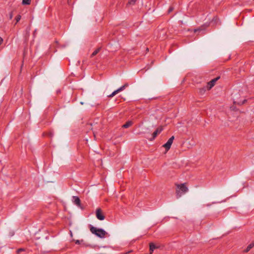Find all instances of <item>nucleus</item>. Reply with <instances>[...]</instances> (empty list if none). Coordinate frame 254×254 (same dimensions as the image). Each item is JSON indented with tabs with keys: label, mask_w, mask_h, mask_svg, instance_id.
I'll list each match as a JSON object with an SVG mask.
<instances>
[{
	"label": "nucleus",
	"mask_w": 254,
	"mask_h": 254,
	"mask_svg": "<svg viewBox=\"0 0 254 254\" xmlns=\"http://www.w3.org/2000/svg\"><path fill=\"white\" fill-rule=\"evenodd\" d=\"M176 194L177 198H179L182 195L189 191L186 183L176 184Z\"/></svg>",
	"instance_id": "obj_1"
},
{
	"label": "nucleus",
	"mask_w": 254,
	"mask_h": 254,
	"mask_svg": "<svg viewBox=\"0 0 254 254\" xmlns=\"http://www.w3.org/2000/svg\"><path fill=\"white\" fill-rule=\"evenodd\" d=\"M90 230L92 234H95L96 236L101 238H105L106 235L107 234V233L103 229L97 228L91 225H90Z\"/></svg>",
	"instance_id": "obj_2"
},
{
	"label": "nucleus",
	"mask_w": 254,
	"mask_h": 254,
	"mask_svg": "<svg viewBox=\"0 0 254 254\" xmlns=\"http://www.w3.org/2000/svg\"><path fill=\"white\" fill-rule=\"evenodd\" d=\"M174 139V136H172L168 139L167 142L163 145V146L166 149V151H168L170 149Z\"/></svg>",
	"instance_id": "obj_3"
},
{
	"label": "nucleus",
	"mask_w": 254,
	"mask_h": 254,
	"mask_svg": "<svg viewBox=\"0 0 254 254\" xmlns=\"http://www.w3.org/2000/svg\"><path fill=\"white\" fill-rule=\"evenodd\" d=\"M96 216L98 219L103 220L105 219V216L100 208H98L96 211Z\"/></svg>",
	"instance_id": "obj_4"
},
{
	"label": "nucleus",
	"mask_w": 254,
	"mask_h": 254,
	"mask_svg": "<svg viewBox=\"0 0 254 254\" xmlns=\"http://www.w3.org/2000/svg\"><path fill=\"white\" fill-rule=\"evenodd\" d=\"M220 78V77H217L212 79L210 82L208 83L207 88L208 90L211 89L215 85V82Z\"/></svg>",
	"instance_id": "obj_5"
},
{
	"label": "nucleus",
	"mask_w": 254,
	"mask_h": 254,
	"mask_svg": "<svg viewBox=\"0 0 254 254\" xmlns=\"http://www.w3.org/2000/svg\"><path fill=\"white\" fill-rule=\"evenodd\" d=\"M125 89V86H123V85L122 86H121V87H120L116 90L114 91L111 94L108 95V96L109 98H112L113 97H114L115 95H116L117 94H118L120 92L123 91Z\"/></svg>",
	"instance_id": "obj_6"
},
{
	"label": "nucleus",
	"mask_w": 254,
	"mask_h": 254,
	"mask_svg": "<svg viewBox=\"0 0 254 254\" xmlns=\"http://www.w3.org/2000/svg\"><path fill=\"white\" fill-rule=\"evenodd\" d=\"M162 130L163 129L161 127L157 128L156 130L153 133L152 137L150 139V140H153L154 139L157 135L159 134L162 131Z\"/></svg>",
	"instance_id": "obj_7"
},
{
	"label": "nucleus",
	"mask_w": 254,
	"mask_h": 254,
	"mask_svg": "<svg viewBox=\"0 0 254 254\" xmlns=\"http://www.w3.org/2000/svg\"><path fill=\"white\" fill-rule=\"evenodd\" d=\"M72 201L73 203L78 206H80L81 201L79 198L76 196H72Z\"/></svg>",
	"instance_id": "obj_8"
},
{
	"label": "nucleus",
	"mask_w": 254,
	"mask_h": 254,
	"mask_svg": "<svg viewBox=\"0 0 254 254\" xmlns=\"http://www.w3.org/2000/svg\"><path fill=\"white\" fill-rule=\"evenodd\" d=\"M133 125V122L131 121H128L124 125H123L122 127L123 128H128L131 126Z\"/></svg>",
	"instance_id": "obj_9"
},
{
	"label": "nucleus",
	"mask_w": 254,
	"mask_h": 254,
	"mask_svg": "<svg viewBox=\"0 0 254 254\" xmlns=\"http://www.w3.org/2000/svg\"><path fill=\"white\" fill-rule=\"evenodd\" d=\"M157 248L158 247H156L154 244H153V243H150L149 244V251L150 252V254H151L153 251Z\"/></svg>",
	"instance_id": "obj_10"
},
{
	"label": "nucleus",
	"mask_w": 254,
	"mask_h": 254,
	"mask_svg": "<svg viewBox=\"0 0 254 254\" xmlns=\"http://www.w3.org/2000/svg\"><path fill=\"white\" fill-rule=\"evenodd\" d=\"M254 247V245L253 243H251L250 244H249L247 248L244 251V252L245 253H248L249 252L251 249H252Z\"/></svg>",
	"instance_id": "obj_11"
},
{
	"label": "nucleus",
	"mask_w": 254,
	"mask_h": 254,
	"mask_svg": "<svg viewBox=\"0 0 254 254\" xmlns=\"http://www.w3.org/2000/svg\"><path fill=\"white\" fill-rule=\"evenodd\" d=\"M101 48H98L97 49H96L91 54V57H93L95 55H96L100 51Z\"/></svg>",
	"instance_id": "obj_12"
},
{
	"label": "nucleus",
	"mask_w": 254,
	"mask_h": 254,
	"mask_svg": "<svg viewBox=\"0 0 254 254\" xmlns=\"http://www.w3.org/2000/svg\"><path fill=\"white\" fill-rule=\"evenodd\" d=\"M206 90V88L205 87H203L199 88V92L201 95H203L204 94Z\"/></svg>",
	"instance_id": "obj_13"
},
{
	"label": "nucleus",
	"mask_w": 254,
	"mask_h": 254,
	"mask_svg": "<svg viewBox=\"0 0 254 254\" xmlns=\"http://www.w3.org/2000/svg\"><path fill=\"white\" fill-rule=\"evenodd\" d=\"M31 0H22V4L29 5L30 4Z\"/></svg>",
	"instance_id": "obj_14"
},
{
	"label": "nucleus",
	"mask_w": 254,
	"mask_h": 254,
	"mask_svg": "<svg viewBox=\"0 0 254 254\" xmlns=\"http://www.w3.org/2000/svg\"><path fill=\"white\" fill-rule=\"evenodd\" d=\"M21 18V16L20 15L18 14L17 15L16 17H15V20H16V24L17 22H18L19 21V20H20Z\"/></svg>",
	"instance_id": "obj_15"
},
{
	"label": "nucleus",
	"mask_w": 254,
	"mask_h": 254,
	"mask_svg": "<svg viewBox=\"0 0 254 254\" xmlns=\"http://www.w3.org/2000/svg\"><path fill=\"white\" fill-rule=\"evenodd\" d=\"M136 0H129L127 4H134L135 2H136Z\"/></svg>",
	"instance_id": "obj_16"
},
{
	"label": "nucleus",
	"mask_w": 254,
	"mask_h": 254,
	"mask_svg": "<svg viewBox=\"0 0 254 254\" xmlns=\"http://www.w3.org/2000/svg\"><path fill=\"white\" fill-rule=\"evenodd\" d=\"M24 251H25V249H23V248H20V249H18L17 250V254H20L21 252H24Z\"/></svg>",
	"instance_id": "obj_17"
},
{
	"label": "nucleus",
	"mask_w": 254,
	"mask_h": 254,
	"mask_svg": "<svg viewBox=\"0 0 254 254\" xmlns=\"http://www.w3.org/2000/svg\"><path fill=\"white\" fill-rule=\"evenodd\" d=\"M174 10V7L173 6H170L169 9H168V13H170Z\"/></svg>",
	"instance_id": "obj_18"
},
{
	"label": "nucleus",
	"mask_w": 254,
	"mask_h": 254,
	"mask_svg": "<svg viewBox=\"0 0 254 254\" xmlns=\"http://www.w3.org/2000/svg\"><path fill=\"white\" fill-rule=\"evenodd\" d=\"M218 19V17L217 16H215L213 18V19L212 20V22H214L215 23L217 22V20Z\"/></svg>",
	"instance_id": "obj_19"
},
{
	"label": "nucleus",
	"mask_w": 254,
	"mask_h": 254,
	"mask_svg": "<svg viewBox=\"0 0 254 254\" xmlns=\"http://www.w3.org/2000/svg\"><path fill=\"white\" fill-rule=\"evenodd\" d=\"M3 41V39L1 37H0V45H1Z\"/></svg>",
	"instance_id": "obj_20"
},
{
	"label": "nucleus",
	"mask_w": 254,
	"mask_h": 254,
	"mask_svg": "<svg viewBox=\"0 0 254 254\" xmlns=\"http://www.w3.org/2000/svg\"><path fill=\"white\" fill-rule=\"evenodd\" d=\"M128 83H125V84L123 85V86H125V88H126V87H128Z\"/></svg>",
	"instance_id": "obj_21"
},
{
	"label": "nucleus",
	"mask_w": 254,
	"mask_h": 254,
	"mask_svg": "<svg viewBox=\"0 0 254 254\" xmlns=\"http://www.w3.org/2000/svg\"><path fill=\"white\" fill-rule=\"evenodd\" d=\"M9 18H10V19H12V13H11V14H10Z\"/></svg>",
	"instance_id": "obj_22"
},
{
	"label": "nucleus",
	"mask_w": 254,
	"mask_h": 254,
	"mask_svg": "<svg viewBox=\"0 0 254 254\" xmlns=\"http://www.w3.org/2000/svg\"><path fill=\"white\" fill-rule=\"evenodd\" d=\"M200 29H195V30H194V32H196V31H200Z\"/></svg>",
	"instance_id": "obj_23"
},
{
	"label": "nucleus",
	"mask_w": 254,
	"mask_h": 254,
	"mask_svg": "<svg viewBox=\"0 0 254 254\" xmlns=\"http://www.w3.org/2000/svg\"><path fill=\"white\" fill-rule=\"evenodd\" d=\"M130 252V251L128 252H127V253L126 254H128V253H129Z\"/></svg>",
	"instance_id": "obj_24"
}]
</instances>
